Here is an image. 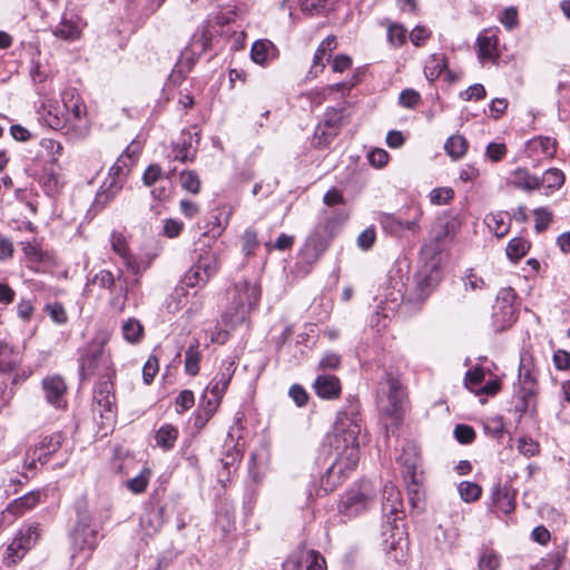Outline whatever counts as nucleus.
Returning a JSON list of instances; mask_svg holds the SVG:
<instances>
[{
	"mask_svg": "<svg viewBox=\"0 0 570 570\" xmlns=\"http://www.w3.org/2000/svg\"><path fill=\"white\" fill-rule=\"evenodd\" d=\"M207 276L194 263L193 266L186 272L180 281V288H176V293L183 292L186 288L203 287L208 283Z\"/></svg>",
	"mask_w": 570,
	"mask_h": 570,
	"instance_id": "obj_32",
	"label": "nucleus"
},
{
	"mask_svg": "<svg viewBox=\"0 0 570 570\" xmlns=\"http://www.w3.org/2000/svg\"><path fill=\"white\" fill-rule=\"evenodd\" d=\"M235 370L236 366L233 360H224L219 366L217 374L214 376L212 382L206 387V392H209L210 395H217L223 397L229 386Z\"/></svg>",
	"mask_w": 570,
	"mask_h": 570,
	"instance_id": "obj_15",
	"label": "nucleus"
},
{
	"mask_svg": "<svg viewBox=\"0 0 570 570\" xmlns=\"http://www.w3.org/2000/svg\"><path fill=\"white\" fill-rule=\"evenodd\" d=\"M478 45V57L481 61L491 60L497 61L499 58L498 52V31L497 30H483L480 32L476 39Z\"/></svg>",
	"mask_w": 570,
	"mask_h": 570,
	"instance_id": "obj_18",
	"label": "nucleus"
},
{
	"mask_svg": "<svg viewBox=\"0 0 570 570\" xmlns=\"http://www.w3.org/2000/svg\"><path fill=\"white\" fill-rule=\"evenodd\" d=\"M430 202L433 205H446L454 198V190L450 187H439L430 191Z\"/></svg>",
	"mask_w": 570,
	"mask_h": 570,
	"instance_id": "obj_53",
	"label": "nucleus"
},
{
	"mask_svg": "<svg viewBox=\"0 0 570 570\" xmlns=\"http://www.w3.org/2000/svg\"><path fill=\"white\" fill-rule=\"evenodd\" d=\"M492 510L509 514L514 510V497L508 487L498 485L494 488L492 495Z\"/></svg>",
	"mask_w": 570,
	"mask_h": 570,
	"instance_id": "obj_27",
	"label": "nucleus"
},
{
	"mask_svg": "<svg viewBox=\"0 0 570 570\" xmlns=\"http://www.w3.org/2000/svg\"><path fill=\"white\" fill-rule=\"evenodd\" d=\"M463 285L465 291L475 292L487 288L484 279L474 273L473 269H469L463 278Z\"/></svg>",
	"mask_w": 570,
	"mask_h": 570,
	"instance_id": "obj_55",
	"label": "nucleus"
},
{
	"mask_svg": "<svg viewBox=\"0 0 570 570\" xmlns=\"http://www.w3.org/2000/svg\"><path fill=\"white\" fill-rule=\"evenodd\" d=\"M79 371L86 379L95 375H99L101 380L111 377L115 371L102 340L95 338L85 346L79 358Z\"/></svg>",
	"mask_w": 570,
	"mask_h": 570,
	"instance_id": "obj_3",
	"label": "nucleus"
},
{
	"mask_svg": "<svg viewBox=\"0 0 570 570\" xmlns=\"http://www.w3.org/2000/svg\"><path fill=\"white\" fill-rule=\"evenodd\" d=\"M19 363V353L7 342L0 340V372H12L18 367Z\"/></svg>",
	"mask_w": 570,
	"mask_h": 570,
	"instance_id": "obj_30",
	"label": "nucleus"
},
{
	"mask_svg": "<svg viewBox=\"0 0 570 570\" xmlns=\"http://www.w3.org/2000/svg\"><path fill=\"white\" fill-rule=\"evenodd\" d=\"M94 412L101 417V425L110 426L116 420V397L110 379L100 380L94 389Z\"/></svg>",
	"mask_w": 570,
	"mask_h": 570,
	"instance_id": "obj_6",
	"label": "nucleus"
},
{
	"mask_svg": "<svg viewBox=\"0 0 570 570\" xmlns=\"http://www.w3.org/2000/svg\"><path fill=\"white\" fill-rule=\"evenodd\" d=\"M360 433L358 404L352 402L337 413L333 432L328 435V443L335 452V460L322 475L320 485H309L308 499L320 498L332 492L355 470L360 460Z\"/></svg>",
	"mask_w": 570,
	"mask_h": 570,
	"instance_id": "obj_1",
	"label": "nucleus"
},
{
	"mask_svg": "<svg viewBox=\"0 0 570 570\" xmlns=\"http://www.w3.org/2000/svg\"><path fill=\"white\" fill-rule=\"evenodd\" d=\"M421 101V95L414 89H404L399 96V104L404 108H414Z\"/></svg>",
	"mask_w": 570,
	"mask_h": 570,
	"instance_id": "obj_60",
	"label": "nucleus"
},
{
	"mask_svg": "<svg viewBox=\"0 0 570 570\" xmlns=\"http://www.w3.org/2000/svg\"><path fill=\"white\" fill-rule=\"evenodd\" d=\"M210 42L212 32L207 27H203L202 29L197 30L190 40L189 48L183 51L181 58L173 69V72L169 76L170 81L175 85L181 82L185 79L187 72L191 70L194 63V59L189 55H203L210 48Z\"/></svg>",
	"mask_w": 570,
	"mask_h": 570,
	"instance_id": "obj_5",
	"label": "nucleus"
},
{
	"mask_svg": "<svg viewBox=\"0 0 570 570\" xmlns=\"http://www.w3.org/2000/svg\"><path fill=\"white\" fill-rule=\"evenodd\" d=\"M517 449L522 455L532 458L539 453L540 445L533 439L523 436L518 440Z\"/></svg>",
	"mask_w": 570,
	"mask_h": 570,
	"instance_id": "obj_56",
	"label": "nucleus"
},
{
	"mask_svg": "<svg viewBox=\"0 0 570 570\" xmlns=\"http://www.w3.org/2000/svg\"><path fill=\"white\" fill-rule=\"evenodd\" d=\"M315 393L326 400H333L341 394V382L334 375H318L314 382Z\"/></svg>",
	"mask_w": 570,
	"mask_h": 570,
	"instance_id": "obj_23",
	"label": "nucleus"
},
{
	"mask_svg": "<svg viewBox=\"0 0 570 570\" xmlns=\"http://www.w3.org/2000/svg\"><path fill=\"white\" fill-rule=\"evenodd\" d=\"M484 222L497 237H503L510 229V218L505 212L489 214L485 216Z\"/></svg>",
	"mask_w": 570,
	"mask_h": 570,
	"instance_id": "obj_31",
	"label": "nucleus"
},
{
	"mask_svg": "<svg viewBox=\"0 0 570 570\" xmlns=\"http://www.w3.org/2000/svg\"><path fill=\"white\" fill-rule=\"evenodd\" d=\"M110 245L112 250L121 258L130 254L127 238L122 233L112 232L110 235Z\"/></svg>",
	"mask_w": 570,
	"mask_h": 570,
	"instance_id": "obj_54",
	"label": "nucleus"
},
{
	"mask_svg": "<svg viewBox=\"0 0 570 570\" xmlns=\"http://www.w3.org/2000/svg\"><path fill=\"white\" fill-rule=\"evenodd\" d=\"M444 149L453 159H460L468 150V141L460 135H453L445 141Z\"/></svg>",
	"mask_w": 570,
	"mask_h": 570,
	"instance_id": "obj_40",
	"label": "nucleus"
},
{
	"mask_svg": "<svg viewBox=\"0 0 570 570\" xmlns=\"http://www.w3.org/2000/svg\"><path fill=\"white\" fill-rule=\"evenodd\" d=\"M402 508L400 491L392 484H386L383 491L382 510L387 517L396 515Z\"/></svg>",
	"mask_w": 570,
	"mask_h": 570,
	"instance_id": "obj_28",
	"label": "nucleus"
},
{
	"mask_svg": "<svg viewBox=\"0 0 570 570\" xmlns=\"http://www.w3.org/2000/svg\"><path fill=\"white\" fill-rule=\"evenodd\" d=\"M180 186L190 194H198L202 189L199 175L195 170H183L179 174Z\"/></svg>",
	"mask_w": 570,
	"mask_h": 570,
	"instance_id": "obj_43",
	"label": "nucleus"
},
{
	"mask_svg": "<svg viewBox=\"0 0 570 570\" xmlns=\"http://www.w3.org/2000/svg\"><path fill=\"white\" fill-rule=\"evenodd\" d=\"M63 442V434L56 432L46 435L33 451V460H38L41 464L48 462L51 454L57 452Z\"/></svg>",
	"mask_w": 570,
	"mask_h": 570,
	"instance_id": "obj_20",
	"label": "nucleus"
},
{
	"mask_svg": "<svg viewBox=\"0 0 570 570\" xmlns=\"http://www.w3.org/2000/svg\"><path fill=\"white\" fill-rule=\"evenodd\" d=\"M530 247L531 245L525 238L514 237L508 243L505 253L511 262L517 263L527 255Z\"/></svg>",
	"mask_w": 570,
	"mask_h": 570,
	"instance_id": "obj_36",
	"label": "nucleus"
},
{
	"mask_svg": "<svg viewBox=\"0 0 570 570\" xmlns=\"http://www.w3.org/2000/svg\"><path fill=\"white\" fill-rule=\"evenodd\" d=\"M462 224L463 217L460 213H454L453 210L448 212L439 219L433 230L435 240L443 242L446 238H453L461 229Z\"/></svg>",
	"mask_w": 570,
	"mask_h": 570,
	"instance_id": "obj_17",
	"label": "nucleus"
},
{
	"mask_svg": "<svg viewBox=\"0 0 570 570\" xmlns=\"http://www.w3.org/2000/svg\"><path fill=\"white\" fill-rule=\"evenodd\" d=\"M328 240L324 236L320 235L318 232H314L308 236L304 248L302 249V257L307 263L316 262L326 250Z\"/></svg>",
	"mask_w": 570,
	"mask_h": 570,
	"instance_id": "obj_21",
	"label": "nucleus"
},
{
	"mask_svg": "<svg viewBox=\"0 0 570 570\" xmlns=\"http://www.w3.org/2000/svg\"><path fill=\"white\" fill-rule=\"evenodd\" d=\"M194 138L195 144L198 145L200 139L198 131H195L194 134L189 130L183 131L179 139L173 144L168 157L180 163L194 161L197 149L193 146Z\"/></svg>",
	"mask_w": 570,
	"mask_h": 570,
	"instance_id": "obj_11",
	"label": "nucleus"
},
{
	"mask_svg": "<svg viewBox=\"0 0 570 570\" xmlns=\"http://www.w3.org/2000/svg\"><path fill=\"white\" fill-rule=\"evenodd\" d=\"M533 214L535 220L534 228L537 233H542L552 222V213L547 207H540L534 209Z\"/></svg>",
	"mask_w": 570,
	"mask_h": 570,
	"instance_id": "obj_57",
	"label": "nucleus"
},
{
	"mask_svg": "<svg viewBox=\"0 0 570 570\" xmlns=\"http://www.w3.org/2000/svg\"><path fill=\"white\" fill-rule=\"evenodd\" d=\"M140 527L145 535L151 537L157 533L163 527L160 513L157 511H149L140 518Z\"/></svg>",
	"mask_w": 570,
	"mask_h": 570,
	"instance_id": "obj_42",
	"label": "nucleus"
},
{
	"mask_svg": "<svg viewBox=\"0 0 570 570\" xmlns=\"http://www.w3.org/2000/svg\"><path fill=\"white\" fill-rule=\"evenodd\" d=\"M144 333V327L139 321L129 318L122 325V334L126 341L130 343L139 342Z\"/></svg>",
	"mask_w": 570,
	"mask_h": 570,
	"instance_id": "obj_46",
	"label": "nucleus"
},
{
	"mask_svg": "<svg viewBox=\"0 0 570 570\" xmlns=\"http://www.w3.org/2000/svg\"><path fill=\"white\" fill-rule=\"evenodd\" d=\"M518 379L524 392V396L531 395L534 392L537 384V375L533 370L528 364L522 362L519 368Z\"/></svg>",
	"mask_w": 570,
	"mask_h": 570,
	"instance_id": "obj_41",
	"label": "nucleus"
},
{
	"mask_svg": "<svg viewBox=\"0 0 570 570\" xmlns=\"http://www.w3.org/2000/svg\"><path fill=\"white\" fill-rule=\"evenodd\" d=\"M71 539L75 551L86 552L87 559L98 544V529L89 518H80L73 528Z\"/></svg>",
	"mask_w": 570,
	"mask_h": 570,
	"instance_id": "obj_9",
	"label": "nucleus"
},
{
	"mask_svg": "<svg viewBox=\"0 0 570 570\" xmlns=\"http://www.w3.org/2000/svg\"><path fill=\"white\" fill-rule=\"evenodd\" d=\"M178 438V430L171 424L161 425L156 432L155 440L158 446L164 450L171 449Z\"/></svg>",
	"mask_w": 570,
	"mask_h": 570,
	"instance_id": "obj_35",
	"label": "nucleus"
},
{
	"mask_svg": "<svg viewBox=\"0 0 570 570\" xmlns=\"http://www.w3.org/2000/svg\"><path fill=\"white\" fill-rule=\"evenodd\" d=\"M124 180L115 177H107L97 194V203L107 204L112 199L122 188Z\"/></svg>",
	"mask_w": 570,
	"mask_h": 570,
	"instance_id": "obj_33",
	"label": "nucleus"
},
{
	"mask_svg": "<svg viewBox=\"0 0 570 570\" xmlns=\"http://www.w3.org/2000/svg\"><path fill=\"white\" fill-rule=\"evenodd\" d=\"M234 431V428H230L228 431L227 440L225 442L226 452L220 459L223 468L226 471L227 479L230 474V468H234L243 456V450L240 449L239 443L235 442Z\"/></svg>",
	"mask_w": 570,
	"mask_h": 570,
	"instance_id": "obj_22",
	"label": "nucleus"
},
{
	"mask_svg": "<svg viewBox=\"0 0 570 570\" xmlns=\"http://www.w3.org/2000/svg\"><path fill=\"white\" fill-rule=\"evenodd\" d=\"M401 464L404 480L407 483V491L410 500L413 501L415 495H419V481L416 479V471L420 463V453L415 444L406 443L402 448V453L397 458Z\"/></svg>",
	"mask_w": 570,
	"mask_h": 570,
	"instance_id": "obj_7",
	"label": "nucleus"
},
{
	"mask_svg": "<svg viewBox=\"0 0 570 570\" xmlns=\"http://www.w3.org/2000/svg\"><path fill=\"white\" fill-rule=\"evenodd\" d=\"M336 136V132L320 122L314 131L313 144L317 148H324L328 146Z\"/></svg>",
	"mask_w": 570,
	"mask_h": 570,
	"instance_id": "obj_50",
	"label": "nucleus"
},
{
	"mask_svg": "<svg viewBox=\"0 0 570 570\" xmlns=\"http://www.w3.org/2000/svg\"><path fill=\"white\" fill-rule=\"evenodd\" d=\"M151 470L149 468H144L138 475L127 481V488L132 493H142L150 480Z\"/></svg>",
	"mask_w": 570,
	"mask_h": 570,
	"instance_id": "obj_48",
	"label": "nucleus"
},
{
	"mask_svg": "<svg viewBox=\"0 0 570 570\" xmlns=\"http://www.w3.org/2000/svg\"><path fill=\"white\" fill-rule=\"evenodd\" d=\"M564 174L558 168H549L540 177V187L546 188L549 191L558 190L564 184Z\"/></svg>",
	"mask_w": 570,
	"mask_h": 570,
	"instance_id": "obj_37",
	"label": "nucleus"
},
{
	"mask_svg": "<svg viewBox=\"0 0 570 570\" xmlns=\"http://www.w3.org/2000/svg\"><path fill=\"white\" fill-rule=\"evenodd\" d=\"M454 436L462 444L471 443L475 438L474 430L465 424H459L454 429Z\"/></svg>",
	"mask_w": 570,
	"mask_h": 570,
	"instance_id": "obj_63",
	"label": "nucleus"
},
{
	"mask_svg": "<svg viewBox=\"0 0 570 570\" xmlns=\"http://www.w3.org/2000/svg\"><path fill=\"white\" fill-rule=\"evenodd\" d=\"M195 264L208 279H210V277L219 269L218 256L212 250H206L203 254H199Z\"/></svg>",
	"mask_w": 570,
	"mask_h": 570,
	"instance_id": "obj_34",
	"label": "nucleus"
},
{
	"mask_svg": "<svg viewBox=\"0 0 570 570\" xmlns=\"http://www.w3.org/2000/svg\"><path fill=\"white\" fill-rule=\"evenodd\" d=\"M40 491H31L9 503L6 512L12 514L14 518L21 517L40 502Z\"/></svg>",
	"mask_w": 570,
	"mask_h": 570,
	"instance_id": "obj_26",
	"label": "nucleus"
},
{
	"mask_svg": "<svg viewBox=\"0 0 570 570\" xmlns=\"http://www.w3.org/2000/svg\"><path fill=\"white\" fill-rule=\"evenodd\" d=\"M61 99L65 114L68 116V124L73 126L76 121H81L86 117V105L75 88L66 89Z\"/></svg>",
	"mask_w": 570,
	"mask_h": 570,
	"instance_id": "obj_14",
	"label": "nucleus"
},
{
	"mask_svg": "<svg viewBox=\"0 0 570 570\" xmlns=\"http://www.w3.org/2000/svg\"><path fill=\"white\" fill-rule=\"evenodd\" d=\"M202 360V353L199 351V343L195 341L194 344L189 345L185 352V370L186 373L195 376L199 373V363Z\"/></svg>",
	"mask_w": 570,
	"mask_h": 570,
	"instance_id": "obj_38",
	"label": "nucleus"
},
{
	"mask_svg": "<svg viewBox=\"0 0 570 570\" xmlns=\"http://www.w3.org/2000/svg\"><path fill=\"white\" fill-rule=\"evenodd\" d=\"M557 140L547 136L530 139L527 144V155L538 166L542 161L551 160L557 153Z\"/></svg>",
	"mask_w": 570,
	"mask_h": 570,
	"instance_id": "obj_10",
	"label": "nucleus"
},
{
	"mask_svg": "<svg viewBox=\"0 0 570 570\" xmlns=\"http://www.w3.org/2000/svg\"><path fill=\"white\" fill-rule=\"evenodd\" d=\"M407 30L403 24L391 22L387 26V41L394 48H399L406 42Z\"/></svg>",
	"mask_w": 570,
	"mask_h": 570,
	"instance_id": "obj_45",
	"label": "nucleus"
},
{
	"mask_svg": "<svg viewBox=\"0 0 570 570\" xmlns=\"http://www.w3.org/2000/svg\"><path fill=\"white\" fill-rule=\"evenodd\" d=\"M42 390L47 402L57 409L66 406L67 385L60 375H50L42 380Z\"/></svg>",
	"mask_w": 570,
	"mask_h": 570,
	"instance_id": "obj_13",
	"label": "nucleus"
},
{
	"mask_svg": "<svg viewBox=\"0 0 570 570\" xmlns=\"http://www.w3.org/2000/svg\"><path fill=\"white\" fill-rule=\"evenodd\" d=\"M458 491L464 502H473L480 498L482 489L478 483L462 481L458 485Z\"/></svg>",
	"mask_w": 570,
	"mask_h": 570,
	"instance_id": "obj_47",
	"label": "nucleus"
},
{
	"mask_svg": "<svg viewBox=\"0 0 570 570\" xmlns=\"http://www.w3.org/2000/svg\"><path fill=\"white\" fill-rule=\"evenodd\" d=\"M336 0H302L299 8L302 12L308 16L323 13L326 9L332 7Z\"/></svg>",
	"mask_w": 570,
	"mask_h": 570,
	"instance_id": "obj_44",
	"label": "nucleus"
},
{
	"mask_svg": "<svg viewBox=\"0 0 570 570\" xmlns=\"http://www.w3.org/2000/svg\"><path fill=\"white\" fill-rule=\"evenodd\" d=\"M445 68V61L442 56L434 55L424 68L426 78L431 81L439 78Z\"/></svg>",
	"mask_w": 570,
	"mask_h": 570,
	"instance_id": "obj_52",
	"label": "nucleus"
},
{
	"mask_svg": "<svg viewBox=\"0 0 570 570\" xmlns=\"http://www.w3.org/2000/svg\"><path fill=\"white\" fill-rule=\"evenodd\" d=\"M343 112L344 108H327L322 124H324L328 129L338 134L343 124Z\"/></svg>",
	"mask_w": 570,
	"mask_h": 570,
	"instance_id": "obj_51",
	"label": "nucleus"
},
{
	"mask_svg": "<svg viewBox=\"0 0 570 570\" xmlns=\"http://www.w3.org/2000/svg\"><path fill=\"white\" fill-rule=\"evenodd\" d=\"M159 370L158 358L155 355H150L142 367V380L149 385Z\"/></svg>",
	"mask_w": 570,
	"mask_h": 570,
	"instance_id": "obj_59",
	"label": "nucleus"
},
{
	"mask_svg": "<svg viewBox=\"0 0 570 570\" xmlns=\"http://www.w3.org/2000/svg\"><path fill=\"white\" fill-rule=\"evenodd\" d=\"M493 325L498 331L505 330L517 320L515 308L512 305L495 304L493 307Z\"/></svg>",
	"mask_w": 570,
	"mask_h": 570,
	"instance_id": "obj_29",
	"label": "nucleus"
},
{
	"mask_svg": "<svg viewBox=\"0 0 570 570\" xmlns=\"http://www.w3.org/2000/svg\"><path fill=\"white\" fill-rule=\"evenodd\" d=\"M307 570H326L325 559L315 550L307 552Z\"/></svg>",
	"mask_w": 570,
	"mask_h": 570,
	"instance_id": "obj_64",
	"label": "nucleus"
},
{
	"mask_svg": "<svg viewBox=\"0 0 570 570\" xmlns=\"http://www.w3.org/2000/svg\"><path fill=\"white\" fill-rule=\"evenodd\" d=\"M478 567L479 570H498L500 556L491 549H483L479 557Z\"/></svg>",
	"mask_w": 570,
	"mask_h": 570,
	"instance_id": "obj_49",
	"label": "nucleus"
},
{
	"mask_svg": "<svg viewBox=\"0 0 570 570\" xmlns=\"http://www.w3.org/2000/svg\"><path fill=\"white\" fill-rule=\"evenodd\" d=\"M207 393L208 392L205 391L202 397L199 410L203 411L204 413H207V415L213 416L216 413L217 409L219 407L223 397L217 395H212V397H208Z\"/></svg>",
	"mask_w": 570,
	"mask_h": 570,
	"instance_id": "obj_61",
	"label": "nucleus"
},
{
	"mask_svg": "<svg viewBox=\"0 0 570 570\" xmlns=\"http://www.w3.org/2000/svg\"><path fill=\"white\" fill-rule=\"evenodd\" d=\"M43 122L55 129L59 130L68 125V116H66L63 106L60 107L56 100L45 99L39 111Z\"/></svg>",
	"mask_w": 570,
	"mask_h": 570,
	"instance_id": "obj_16",
	"label": "nucleus"
},
{
	"mask_svg": "<svg viewBox=\"0 0 570 570\" xmlns=\"http://www.w3.org/2000/svg\"><path fill=\"white\" fill-rule=\"evenodd\" d=\"M261 286L257 282L239 281L228 291L229 305L223 314V321L230 327L244 323L261 299Z\"/></svg>",
	"mask_w": 570,
	"mask_h": 570,
	"instance_id": "obj_2",
	"label": "nucleus"
},
{
	"mask_svg": "<svg viewBox=\"0 0 570 570\" xmlns=\"http://www.w3.org/2000/svg\"><path fill=\"white\" fill-rule=\"evenodd\" d=\"M39 538L38 524L29 525L26 530H21L19 535L12 540L7 548V558L11 562L21 559L24 553L36 543Z\"/></svg>",
	"mask_w": 570,
	"mask_h": 570,
	"instance_id": "obj_12",
	"label": "nucleus"
},
{
	"mask_svg": "<svg viewBox=\"0 0 570 570\" xmlns=\"http://www.w3.org/2000/svg\"><path fill=\"white\" fill-rule=\"evenodd\" d=\"M90 283L104 289H111L115 286V276L110 271L101 269L94 275Z\"/></svg>",
	"mask_w": 570,
	"mask_h": 570,
	"instance_id": "obj_58",
	"label": "nucleus"
},
{
	"mask_svg": "<svg viewBox=\"0 0 570 570\" xmlns=\"http://www.w3.org/2000/svg\"><path fill=\"white\" fill-rule=\"evenodd\" d=\"M163 177V169L157 164L149 165L142 174V181L146 186H153Z\"/></svg>",
	"mask_w": 570,
	"mask_h": 570,
	"instance_id": "obj_62",
	"label": "nucleus"
},
{
	"mask_svg": "<svg viewBox=\"0 0 570 570\" xmlns=\"http://www.w3.org/2000/svg\"><path fill=\"white\" fill-rule=\"evenodd\" d=\"M509 184L530 193L540 188V177L531 174L527 168L519 167L511 173Z\"/></svg>",
	"mask_w": 570,
	"mask_h": 570,
	"instance_id": "obj_24",
	"label": "nucleus"
},
{
	"mask_svg": "<svg viewBox=\"0 0 570 570\" xmlns=\"http://www.w3.org/2000/svg\"><path fill=\"white\" fill-rule=\"evenodd\" d=\"M80 33V18L76 14L68 17V14L65 13L61 21L55 29V35L57 37L68 41L79 39Z\"/></svg>",
	"mask_w": 570,
	"mask_h": 570,
	"instance_id": "obj_25",
	"label": "nucleus"
},
{
	"mask_svg": "<svg viewBox=\"0 0 570 570\" xmlns=\"http://www.w3.org/2000/svg\"><path fill=\"white\" fill-rule=\"evenodd\" d=\"M274 51L275 46L269 40H257L252 46L250 56L254 62L263 65Z\"/></svg>",
	"mask_w": 570,
	"mask_h": 570,
	"instance_id": "obj_39",
	"label": "nucleus"
},
{
	"mask_svg": "<svg viewBox=\"0 0 570 570\" xmlns=\"http://www.w3.org/2000/svg\"><path fill=\"white\" fill-rule=\"evenodd\" d=\"M376 497V488L370 481H361L348 489L341 499L338 512L352 519L365 512Z\"/></svg>",
	"mask_w": 570,
	"mask_h": 570,
	"instance_id": "obj_4",
	"label": "nucleus"
},
{
	"mask_svg": "<svg viewBox=\"0 0 570 570\" xmlns=\"http://www.w3.org/2000/svg\"><path fill=\"white\" fill-rule=\"evenodd\" d=\"M419 217L407 222L397 218L393 214H383L380 217L382 228L390 235L402 236L404 230L415 232L419 228Z\"/></svg>",
	"mask_w": 570,
	"mask_h": 570,
	"instance_id": "obj_19",
	"label": "nucleus"
},
{
	"mask_svg": "<svg viewBox=\"0 0 570 570\" xmlns=\"http://www.w3.org/2000/svg\"><path fill=\"white\" fill-rule=\"evenodd\" d=\"M385 382L389 387L387 399L390 406L384 410V415L390 417L391 424L394 425V428H397L402 421L405 391L400 377L393 373L385 374Z\"/></svg>",
	"mask_w": 570,
	"mask_h": 570,
	"instance_id": "obj_8",
	"label": "nucleus"
}]
</instances>
